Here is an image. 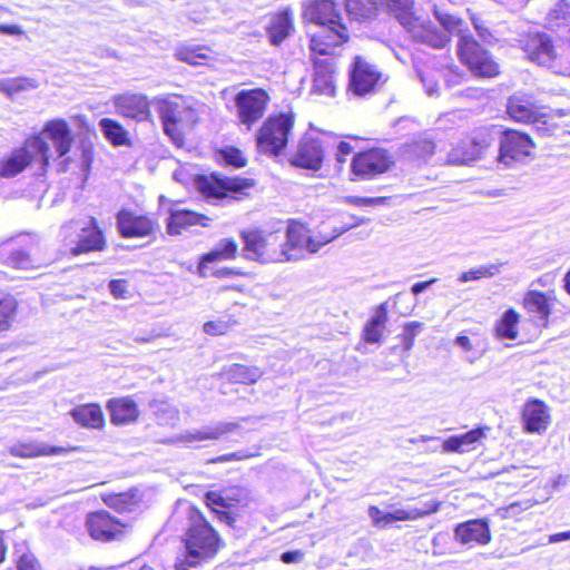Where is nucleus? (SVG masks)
I'll return each instance as SVG.
<instances>
[{
	"instance_id": "1",
	"label": "nucleus",
	"mask_w": 570,
	"mask_h": 570,
	"mask_svg": "<svg viewBox=\"0 0 570 570\" xmlns=\"http://www.w3.org/2000/svg\"><path fill=\"white\" fill-rule=\"evenodd\" d=\"M304 18L318 27L311 36L313 53L331 55L347 41L344 0H312L304 9Z\"/></svg>"
},
{
	"instance_id": "59",
	"label": "nucleus",
	"mask_w": 570,
	"mask_h": 570,
	"mask_svg": "<svg viewBox=\"0 0 570 570\" xmlns=\"http://www.w3.org/2000/svg\"><path fill=\"white\" fill-rule=\"evenodd\" d=\"M164 131L174 141H178L181 139V132L178 128L180 122L171 121L167 119H161Z\"/></svg>"
},
{
	"instance_id": "47",
	"label": "nucleus",
	"mask_w": 570,
	"mask_h": 570,
	"mask_svg": "<svg viewBox=\"0 0 570 570\" xmlns=\"http://www.w3.org/2000/svg\"><path fill=\"white\" fill-rule=\"evenodd\" d=\"M502 265L503 264H490L472 268L468 272H463L460 275L459 281L462 283H466L470 281H478L484 277H493L500 273Z\"/></svg>"
},
{
	"instance_id": "44",
	"label": "nucleus",
	"mask_w": 570,
	"mask_h": 570,
	"mask_svg": "<svg viewBox=\"0 0 570 570\" xmlns=\"http://www.w3.org/2000/svg\"><path fill=\"white\" fill-rule=\"evenodd\" d=\"M380 4L382 0H344L346 17L355 19L371 18Z\"/></svg>"
},
{
	"instance_id": "14",
	"label": "nucleus",
	"mask_w": 570,
	"mask_h": 570,
	"mask_svg": "<svg viewBox=\"0 0 570 570\" xmlns=\"http://www.w3.org/2000/svg\"><path fill=\"white\" fill-rule=\"evenodd\" d=\"M382 78L381 72L362 57L354 59L350 71V90L356 96H365L373 92Z\"/></svg>"
},
{
	"instance_id": "29",
	"label": "nucleus",
	"mask_w": 570,
	"mask_h": 570,
	"mask_svg": "<svg viewBox=\"0 0 570 570\" xmlns=\"http://www.w3.org/2000/svg\"><path fill=\"white\" fill-rule=\"evenodd\" d=\"M156 108L160 119L183 122L190 114L191 108L183 97L174 96L156 99Z\"/></svg>"
},
{
	"instance_id": "7",
	"label": "nucleus",
	"mask_w": 570,
	"mask_h": 570,
	"mask_svg": "<svg viewBox=\"0 0 570 570\" xmlns=\"http://www.w3.org/2000/svg\"><path fill=\"white\" fill-rule=\"evenodd\" d=\"M38 157L46 166L52 155L48 142L40 136H33L27 139L21 148L13 150L11 155L1 163L0 176L6 178L14 177Z\"/></svg>"
},
{
	"instance_id": "9",
	"label": "nucleus",
	"mask_w": 570,
	"mask_h": 570,
	"mask_svg": "<svg viewBox=\"0 0 570 570\" xmlns=\"http://www.w3.org/2000/svg\"><path fill=\"white\" fill-rule=\"evenodd\" d=\"M269 100L268 92L262 88L238 91L234 98L238 122L250 130L264 117Z\"/></svg>"
},
{
	"instance_id": "15",
	"label": "nucleus",
	"mask_w": 570,
	"mask_h": 570,
	"mask_svg": "<svg viewBox=\"0 0 570 570\" xmlns=\"http://www.w3.org/2000/svg\"><path fill=\"white\" fill-rule=\"evenodd\" d=\"M86 527L92 539L108 542L122 537L125 523L106 511H97L87 517Z\"/></svg>"
},
{
	"instance_id": "30",
	"label": "nucleus",
	"mask_w": 570,
	"mask_h": 570,
	"mask_svg": "<svg viewBox=\"0 0 570 570\" xmlns=\"http://www.w3.org/2000/svg\"><path fill=\"white\" fill-rule=\"evenodd\" d=\"M105 246V239L101 230L97 227V222L94 217L89 218L87 227L81 228V234L75 247L70 249L72 255L82 253L101 250Z\"/></svg>"
},
{
	"instance_id": "50",
	"label": "nucleus",
	"mask_w": 570,
	"mask_h": 570,
	"mask_svg": "<svg viewBox=\"0 0 570 570\" xmlns=\"http://www.w3.org/2000/svg\"><path fill=\"white\" fill-rule=\"evenodd\" d=\"M421 327L422 324L419 322H410L405 324L403 333L401 334L403 348L405 351H410L413 347L414 338Z\"/></svg>"
},
{
	"instance_id": "62",
	"label": "nucleus",
	"mask_w": 570,
	"mask_h": 570,
	"mask_svg": "<svg viewBox=\"0 0 570 570\" xmlns=\"http://www.w3.org/2000/svg\"><path fill=\"white\" fill-rule=\"evenodd\" d=\"M352 153V147L348 142L341 141L337 146L336 151V160L338 164H344L346 161V156Z\"/></svg>"
},
{
	"instance_id": "38",
	"label": "nucleus",
	"mask_w": 570,
	"mask_h": 570,
	"mask_svg": "<svg viewBox=\"0 0 570 570\" xmlns=\"http://www.w3.org/2000/svg\"><path fill=\"white\" fill-rule=\"evenodd\" d=\"M230 501L240 502L242 498L232 497L230 492H225V491L224 492L209 491L205 494L206 505L217 513V517L222 522H225L226 524L233 527V524L235 522V518L232 517L226 511L216 510V507L229 508L232 505Z\"/></svg>"
},
{
	"instance_id": "53",
	"label": "nucleus",
	"mask_w": 570,
	"mask_h": 570,
	"mask_svg": "<svg viewBox=\"0 0 570 570\" xmlns=\"http://www.w3.org/2000/svg\"><path fill=\"white\" fill-rule=\"evenodd\" d=\"M420 80L425 88L428 96L433 97L439 95V85L432 72L417 71Z\"/></svg>"
},
{
	"instance_id": "17",
	"label": "nucleus",
	"mask_w": 570,
	"mask_h": 570,
	"mask_svg": "<svg viewBox=\"0 0 570 570\" xmlns=\"http://www.w3.org/2000/svg\"><path fill=\"white\" fill-rule=\"evenodd\" d=\"M524 51L532 61L541 66L550 67L557 58L553 40L546 32L529 33L524 42Z\"/></svg>"
},
{
	"instance_id": "5",
	"label": "nucleus",
	"mask_w": 570,
	"mask_h": 570,
	"mask_svg": "<svg viewBox=\"0 0 570 570\" xmlns=\"http://www.w3.org/2000/svg\"><path fill=\"white\" fill-rule=\"evenodd\" d=\"M293 125V116L287 114L268 117L256 134L258 153L278 156L287 146Z\"/></svg>"
},
{
	"instance_id": "23",
	"label": "nucleus",
	"mask_w": 570,
	"mask_h": 570,
	"mask_svg": "<svg viewBox=\"0 0 570 570\" xmlns=\"http://www.w3.org/2000/svg\"><path fill=\"white\" fill-rule=\"evenodd\" d=\"M40 137L49 139L56 150L57 157L66 156L72 144L71 130L63 119H53L46 124Z\"/></svg>"
},
{
	"instance_id": "46",
	"label": "nucleus",
	"mask_w": 570,
	"mask_h": 570,
	"mask_svg": "<svg viewBox=\"0 0 570 570\" xmlns=\"http://www.w3.org/2000/svg\"><path fill=\"white\" fill-rule=\"evenodd\" d=\"M105 502L111 509L118 512H131L138 504V499L135 493L124 492L108 495Z\"/></svg>"
},
{
	"instance_id": "60",
	"label": "nucleus",
	"mask_w": 570,
	"mask_h": 570,
	"mask_svg": "<svg viewBox=\"0 0 570 570\" xmlns=\"http://www.w3.org/2000/svg\"><path fill=\"white\" fill-rule=\"evenodd\" d=\"M384 514L377 507L371 505L368 508V517L372 519L374 525L376 527H385L387 523H385Z\"/></svg>"
},
{
	"instance_id": "40",
	"label": "nucleus",
	"mask_w": 570,
	"mask_h": 570,
	"mask_svg": "<svg viewBox=\"0 0 570 570\" xmlns=\"http://www.w3.org/2000/svg\"><path fill=\"white\" fill-rule=\"evenodd\" d=\"M98 125L105 138L114 146H128L130 144L128 131L118 121L102 118Z\"/></svg>"
},
{
	"instance_id": "43",
	"label": "nucleus",
	"mask_w": 570,
	"mask_h": 570,
	"mask_svg": "<svg viewBox=\"0 0 570 570\" xmlns=\"http://www.w3.org/2000/svg\"><path fill=\"white\" fill-rule=\"evenodd\" d=\"M520 315L513 309H507L501 318L497 322L495 334L499 338L515 340L518 338L519 331L518 324Z\"/></svg>"
},
{
	"instance_id": "58",
	"label": "nucleus",
	"mask_w": 570,
	"mask_h": 570,
	"mask_svg": "<svg viewBox=\"0 0 570 570\" xmlns=\"http://www.w3.org/2000/svg\"><path fill=\"white\" fill-rule=\"evenodd\" d=\"M471 20H472L473 27H474L475 31L478 32L479 37L484 42H491L492 35L489 31L488 27L485 26L484 21H482L480 18H478L475 16H472Z\"/></svg>"
},
{
	"instance_id": "55",
	"label": "nucleus",
	"mask_w": 570,
	"mask_h": 570,
	"mask_svg": "<svg viewBox=\"0 0 570 570\" xmlns=\"http://www.w3.org/2000/svg\"><path fill=\"white\" fill-rule=\"evenodd\" d=\"M18 570H42L39 561L31 553H23L17 562Z\"/></svg>"
},
{
	"instance_id": "22",
	"label": "nucleus",
	"mask_w": 570,
	"mask_h": 570,
	"mask_svg": "<svg viewBox=\"0 0 570 570\" xmlns=\"http://www.w3.org/2000/svg\"><path fill=\"white\" fill-rule=\"evenodd\" d=\"M334 51L331 55H322L324 58H314V91L326 95H335L334 80Z\"/></svg>"
},
{
	"instance_id": "27",
	"label": "nucleus",
	"mask_w": 570,
	"mask_h": 570,
	"mask_svg": "<svg viewBox=\"0 0 570 570\" xmlns=\"http://www.w3.org/2000/svg\"><path fill=\"white\" fill-rule=\"evenodd\" d=\"M454 538L462 544H485L490 541V530L482 520H470L459 524L454 530Z\"/></svg>"
},
{
	"instance_id": "24",
	"label": "nucleus",
	"mask_w": 570,
	"mask_h": 570,
	"mask_svg": "<svg viewBox=\"0 0 570 570\" xmlns=\"http://www.w3.org/2000/svg\"><path fill=\"white\" fill-rule=\"evenodd\" d=\"M238 429L235 422H219L212 426H205L200 430H190L180 433L171 440L173 443H187L193 444L196 442L218 440L220 436L234 432Z\"/></svg>"
},
{
	"instance_id": "63",
	"label": "nucleus",
	"mask_w": 570,
	"mask_h": 570,
	"mask_svg": "<svg viewBox=\"0 0 570 570\" xmlns=\"http://www.w3.org/2000/svg\"><path fill=\"white\" fill-rule=\"evenodd\" d=\"M304 553L299 550L286 551L282 553L281 560L284 563H296L303 560Z\"/></svg>"
},
{
	"instance_id": "37",
	"label": "nucleus",
	"mask_w": 570,
	"mask_h": 570,
	"mask_svg": "<svg viewBox=\"0 0 570 570\" xmlns=\"http://www.w3.org/2000/svg\"><path fill=\"white\" fill-rule=\"evenodd\" d=\"M484 436L482 429H474L466 433L450 436L443 443V449L446 452L464 453L474 449L476 442Z\"/></svg>"
},
{
	"instance_id": "41",
	"label": "nucleus",
	"mask_w": 570,
	"mask_h": 570,
	"mask_svg": "<svg viewBox=\"0 0 570 570\" xmlns=\"http://www.w3.org/2000/svg\"><path fill=\"white\" fill-rule=\"evenodd\" d=\"M387 321L385 305L382 304L375 312V315L366 323L363 330V337L367 343H377L381 340L383 330Z\"/></svg>"
},
{
	"instance_id": "56",
	"label": "nucleus",
	"mask_w": 570,
	"mask_h": 570,
	"mask_svg": "<svg viewBox=\"0 0 570 570\" xmlns=\"http://www.w3.org/2000/svg\"><path fill=\"white\" fill-rule=\"evenodd\" d=\"M203 328L209 335H223L229 330V324L225 321H209L204 324Z\"/></svg>"
},
{
	"instance_id": "21",
	"label": "nucleus",
	"mask_w": 570,
	"mask_h": 570,
	"mask_svg": "<svg viewBox=\"0 0 570 570\" xmlns=\"http://www.w3.org/2000/svg\"><path fill=\"white\" fill-rule=\"evenodd\" d=\"M324 159V150L317 139L305 137L291 158V164L309 170H318Z\"/></svg>"
},
{
	"instance_id": "34",
	"label": "nucleus",
	"mask_w": 570,
	"mask_h": 570,
	"mask_svg": "<svg viewBox=\"0 0 570 570\" xmlns=\"http://www.w3.org/2000/svg\"><path fill=\"white\" fill-rule=\"evenodd\" d=\"M435 142L428 134H421L400 147L401 155L406 159H425L435 150Z\"/></svg>"
},
{
	"instance_id": "20",
	"label": "nucleus",
	"mask_w": 570,
	"mask_h": 570,
	"mask_svg": "<svg viewBox=\"0 0 570 570\" xmlns=\"http://www.w3.org/2000/svg\"><path fill=\"white\" fill-rule=\"evenodd\" d=\"M521 420L525 432L542 434L550 425L549 407L541 400H529L523 405Z\"/></svg>"
},
{
	"instance_id": "2",
	"label": "nucleus",
	"mask_w": 570,
	"mask_h": 570,
	"mask_svg": "<svg viewBox=\"0 0 570 570\" xmlns=\"http://www.w3.org/2000/svg\"><path fill=\"white\" fill-rule=\"evenodd\" d=\"M190 525L185 533V557L177 562L178 570H189V568L200 566L214 559L223 540L204 515L190 509Z\"/></svg>"
},
{
	"instance_id": "39",
	"label": "nucleus",
	"mask_w": 570,
	"mask_h": 570,
	"mask_svg": "<svg viewBox=\"0 0 570 570\" xmlns=\"http://www.w3.org/2000/svg\"><path fill=\"white\" fill-rule=\"evenodd\" d=\"M9 452L13 456L37 458L60 454L65 452V449L59 446H51L39 442H30L12 445L10 446Z\"/></svg>"
},
{
	"instance_id": "51",
	"label": "nucleus",
	"mask_w": 570,
	"mask_h": 570,
	"mask_svg": "<svg viewBox=\"0 0 570 570\" xmlns=\"http://www.w3.org/2000/svg\"><path fill=\"white\" fill-rule=\"evenodd\" d=\"M344 202L355 206H379L387 205L390 202L389 197H358V196H346Z\"/></svg>"
},
{
	"instance_id": "3",
	"label": "nucleus",
	"mask_w": 570,
	"mask_h": 570,
	"mask_svg": "<svg viewBox=\"0 0 570 570\" xmlns=\"http://www.w3.org/2000/svg\"><path fill=\"white\" fill-rule=\"evenodd\" d=\"M284 224L278 222L272 228H252L240 232L244 256L263 264L291 262L296 255L284 249Z\"/></svg>"
},
{
	"instance_id": "31",
	"label": "nucleus",
	"mask_w": 570,
	"mask_h": 570,
	"mask_svg": "<svg viewBox=\"0 0 570 570\" xmlns=\"http://www.w3.org/2000/svg\"><path fill=\"white\" fill-rule=\"evenodd\" d=\"M111 423L125 425L135 422L139 415L137 404L129 397L111 399L107 403Z\"/></svg>"
},
{
	"instance_id": "8",
	"label": "nucleus",
	"mask_w": 570,
	"mask_h": 570,
	"mask_svg": "<svg viewBox=\"0 0 570 570\" xmlns=\"http://www.w3.org/2000/svg\"><path fill=\"white\" fill-rule=\"evenodd\" d=\"M458 35L460 36L458 43V55L460 60L466 65L475 76H497L499 73V66L492 60L488 51L462 29Z\"/></svg>"
},
{
	"instance_id": "57",
	"label": "nucleus",
	"mask_w": 570,
	"mask_h": 570,
	"mask_svg": "<svg viewBox=\"0 0 570 570\" xmlns=\"http://www.w3.org/2000/svg\"><path fill=\"white\" fill-rule=\"evenodd\" d=\"M108 287L114 297L126 298L128 293V282L126 279H112Z\"/></svg>"
},
{
	"instance_id": "61",
	"label": "nucleus",
	"mask_w": 570,
	"mask_h": 570,
	"mask_svg": "<svg viewBox=\"0 0 570 570\" xmlns=\"http://www.w3.org/2000/svg\"><path fill=\"white\" fill-rule=\"evenodd\" d=\"M81 163L83 170H88L92 160V148L90 144L82 142L81 146Z\"/></svg>"
},
{
	"instance_id": "4",
	"label": "nucleus",
	"mask_w": 570,
	"mask_h": 570,
	"mask_svg": "<svg viewBox=\"0 0 570 570\" xmlns=\"http://www.w3.org/2000/svg\"><path fill=\"white\" fill-rule=\"evenodd\" d=\"M433 14L441 27L432 21L416 16L406 18L403 28L415 42L426 45L434 49H442L450 42L453 32H461L463 21L453 14L433 7Z\"/></svg>"
},
{
	"instance_id": "49",
	"label": "nucleus",
	"mask_w": 570,
	"mask_h": 570,
	"mask_svg": "<svg viewBox=\"0 0 570 570\" xmlns=\"http://www.w3.org/2000/svg\"><path fill=\"white\" fill-rule=\"evenodd\" d=\"M38 88V82L31 78H9L7 79L6 95L11 98L14 95Z\"/></svg>"
},
{
	"instance_id": "48",
	"label": "nucleus",
	"mask_w": 570,
	"mask_h": 570,
	"mask_svg": "<svg viewBox=\"0 0 570 570\" xmlns=\"http://www.w3.org/2000/svg\"><path fill=\"white\" fill-rule=\"evenodd\" d=\"M16 309L17 302L12 296L6 295L0 298V332L10 327Z\"/></svg>"
},
{
	"instance_id": "19",
	"label": "nucleus",
	"mask_w": 570,
	"mask_h": 570,
	"mask_svg": "<svg viewBox=\"0 0 570 570\" xmlns=\"http://www.w3.org/2000/svg\"><path fill=\"white\" fill-rule=\"evenodd\" d=\"M117 226L124 237L153 236L157 229V224L153 219L128 210L118 213Z\"/></svg>"
},
{
	"instance_id": "52",
	"label": "nucleus",
	"mask_w": 570,
	"mask_h": 570,
	"mask_svg": "<svg viewBox=\"0 0 570 570\" xmlns=\"http://www.w3.org/2000/svg\"><path fill=\"white\" fill-rule=\"evenodd\" d=\"M541 136H550L556 130V125L543 114L538 112L535 118L530 121Z\"/></svg>"
},
{
	"instance_id": "26",
	"label": "nucleus",
	"mask_w": 570,
	"mask_h": 570,
	"mask_svg": "<svg viewBox=\"0 0 570 570\" xmlns=\"http://www.w3.org/2000/svg\"><path fill=\"white\" fill-rule=\"evenodd\" d=\"M553 302L554 297L551 294L531 289L528 291L523 297V307L528 313L534 315L538 324L547 327Z\"/></svg>"
},
{
	"instance_id": "18",
	"label": "nucleus",
	"mask_w": 570,
	"mask_h": 570,
	"mask_svg": "<svg viewBox=\"0 0 570 570\" xmlns=\"http://www.w3.org/2000/svg\"><path fill=\"white\" fill-rule=\"evenodd\" d=\"M117 114L137 121L148 120L150 108L148 98L140 94H122L112 98Z\"/></svg>"
},
{
	"instance_id": "36",
	"label": "nucleus",
	"mask_w": 570,
	"mask_h": 570,
	"mask_svg": "<svg viewBox=\"0 0 570 570\" xmlns=\"http://www.w3.org/2000/svg\"><path fill=\"white\" fill-rule=\"evenodd\" d=\"M507 111L512 119L521 122L532 121L539 112L538 108L530 99L517 95L509 99Z\"/></svg>"
},
{
	"instance_id": "6",
	"label": "nucleus",
	"mask_w": 570,
	"mask_h": 570,
	"mask_svg": "<svg viewBox=\"0 0 570 570\" xmlns=\"http://www.w3.org/2000/svg\"><path fill=\"white\" fill-rule=\"evenodd\" d=\"M341 234L342 232H335L333 235L312 236L305 225L291 220L283 230L284 249L287 248L289 254L296 255L291 261H298L304 257V252L315 254Z\"/></svg>"
},
{
	"instance_id": "33",
	"label": "nucleus",
	"mask_w": 570,
	"mask_h": 570,
	"mask_svg": "<svg viewBox=\"0 0 570 570\" xmlns=\"http://www.w3.org/2000/svg\"><path fill=\"white\" fill-rule=\"evenodd\" d=\"M237 250L238 245L234 239H220L210 252L202 256L198 264L199 275L203 277L206 276L205 269L208 263L234 259L236 257Z\"/></svg>"
},
{
	"instance_id": "10",
	"label": "nucleus",
	"mask_w": 570,
	"mask_h": 570,
	"mask_svg": "<svg viewBox=\"0 0 570 570\" xmlns=\"http://www.w3.org/2000/svg\"><path fill=\"white\" fill-rule=\"evenodd\" d=\"M195 185L198 191L207 199H222L253 187L254 181L247 178H220L217 175H210L198 176L195 179Z\"/></svg>"
},
{
	"instance_id": "13",
	"label": "nucleus",
	"mask_w": 570,
	"mask_h": 570,
	"mask_svg": "<svg viewBox=\"0 0 570 570\" xmlns=\"http://www.w3.org/2000/svg\"><path fill=\"white\" fill-rule=\"evenodd\" d=\"M391 164L392 161L386 150L373 148L355 155L351 168L357 178L365 180L385 173Z\"/></svg>"
},
{
	"instance_id": "64",
	"label": "nucleus",
	"mask_w": 570,
	"mask_h": 570,
	"mask_svg": "<svg viewBox=\"0 0 570 570\" xmlns=\"http://www.w3.org/2000/svg\"><path fill=\"white\" fill-rule=\"evenodd\" d=\"M0 32L4 35H11V36H21L24 33L22 28L17 24L8 26V24H0Z\"/></svg>"
},
{
	"instance_id": "28",
	"label": "nucleus",
	"mask_w": 570,
	"mask_h": 570,
	"mask_svg": "<svg viewBox=\"0 0 570 570\" xmlns=\"http://www.w3.org/2000/svg\"><path fill=\"white\" fill-rule=\"evenodd\" d=\"M294 30L293 12L289 9L282 10L271 17L266 28L272 45L279 46Z\"/></svg>"
},
{
	"instance_id": "45",
	"label": "nucleus",
	"mask_w": 570,
	"mask_h": 570,
	"mask_svg": "<svg viewBox=\"0 0 570 570\" xmlns=\"http://www.w3.org/2000/svg\"><path fill=\"white\" fill-rule=\"evenodd\" d=\"M207 51V49L202 47H180L176 50L175 57L178 60L187 62L191 66H202L206 65L207 61L212 60V57Z\"/></svg>"
},
{
	"instance_id": "32",
	"label": "nucleus",
	"mask_w": 570,
	"mask_h": 570,
	"mask_svg": "<svg viewBox=\"0 0 570 570\" xmlns=\"http://www.w3.org/2000/svg\"><path fill=\"white\" fill-rule=\"evenodd\" d=\"M73 421L82 428L100 430L105 425V416L100 405L81 404L70 411Z\"/></svg>"
},
{
	"instance_id": "12",
	"label": "nucleus",
	"mask_w": 570,
	"mask_h": 570,
	"mask_svg": "<svg viewBox=\"0 0 570 570\" xmlns=\"http://www.w3.org/2000/svg\"><path fill=\"white\" fill-rule=\"evenodd\" d=\"M493 141L494 138L490 130H478L469 141H462L451 149L448 155V161L454 165H465L474 161L485 154Z\"/></svg>"
},
{
	"instance_id": "11",
	"label": "nucleus",
	"mask_w": 570,
	"mask_h": 570,
	"mask_svg": "<svg viewBox=\"0 0 570 570\" xmlns=\"http://www.w3.org/2000/svg\"><path fill=\"white\" fill-rule=\"evenodd\" d=\"M534 144L531 138L517 130L502 132L499 146V163L510 167L518 163H524L531 155Z\"/></svg>"
},
{
	"instance_id": "42",
	"label": "nucleus",
	"mask_w": 570,
	"mask_h": 570,
	"mask_svg": "<svg viewBox=\"0 0 570 570\" xmlns=\"http://www.w3.org/2000/svg\"><path fill=\"white\" fill-rule=\"evenodd\" d=\"M225 374L230 382L252 384L262 377L263 371L257 366L233 364L225 371Z\"/></svg>"
},
{
	"instance_id": "35",
	"label": "nucleus",
	"mask_w": 570,
	"mask_h": 570,
	"mask_svg": "<svg viewBox=\"0 0 570 570\" xmlns=\"http://www.w3.org/2000/svg\"><path fill=\"white\" fill-rule=\"evenodd\" d=\"M440 502L436 500H430L423 502L420 507H413L407 509H396L392 512L385 513V523H392L395 521H407L417 520L431 513H434L440 508Z\"/></svg>"
},
{
	"instance_id": "25",
	"label": "nucleus",
	"mask_w": 570,
	"mask_h": 570,
	"mask_svg": "<svg viewBox=\"0 0 570 570\" xmlns=\"http://www.w3.org/2000/svg\"><path fill=\"white\" fill-rule=\"evenodd\" d=\"M212 218L203 214H198L187 209L170 208L167 218L166 229L171 236L180 235L184 229L191 226L200 225L203 227L209 226Z\"/></svg>"
},
{
	"instance_id": "16",
	"label": "nucleus",
	"mask_w": 570,
	"mask_h": 570,
	"mask_svg": "<svg viewBox=\"0 0 570 570\" xmlns=\"http://www.w3.org/2000/svg\"><path fill=\"white\" fill-rule=\"evenodd\" d=\"M0 263L16 269H37L49 264L21 248L13 238L0 243Z\"/></svg>"
},
{
	"instance_id": "54",
	"label": "nucleus",
	"mask_w": 570,
	"mask_h": 570,
	"mask_svg": "<svg viewBox=\"0 0 570 570\" xmlns=\"http://www.w3.org/2000/svg\"><path fill=\"white\" fill-rule=\"evenodd\" d=\"M222 156L224 160L234 167H244L246 165V159L243 156L242 151L236 148H226L222 151Z\"/></svg>"
}]
</instances>
